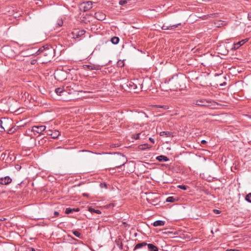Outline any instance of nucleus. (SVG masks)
<instances>
[{
	"label": "nucleus",
	"instance_id": "1",
	"mask_svg": "<svg viewBox=\"0 0 251 251\" xmlns=\"http://www.w3.org/2000/svg\"><path fill=\"white\" fill-rule=\"evenodd\" d=\"M13 121L11 119L2 118L0 120V132L7 131L8 134H13L14 133L17 127H15L13 125Z\"/></svg>",
	"mask_w": 251,
	"mask_h": 251
},
{
	"label": "nucleus",
	"instance_id": "2",
	"mask_svg": "<svg viewBox=\"0 0 251 251\" xmlns=\"http://www.w3.org/2000/svg\"><path fill=\"white\" fill-rule=\"evenodd\" d=\"M181 80L177 76L172 77L166 83L171 90H176L180 89Z\"/></svg>",
	"mask_w": 251,
	"mask_h": 251
},
{
	"label": "nucleus",
	"instance_id": "3",
	"mask_svg": "<svg viewBox=\"0 0 251 251\" xmlns=\"http://www.w3.org/2000/svg\"><path fill=\"white\" fill-rule=\"evenodd\" d=\"M127 159L125 156L119 154V156L116 158V166L115 167L110 168L109 171L114 170L115 168H119L122 166H124L126 162Z\"/></svg>",
	"mask_w": 251,
	"mask_h": 251
},
{
	"label": "nucleus",
	"instance_id": "4",
	"mask_svg": "<svg viewBox=\"0 0 251 251\" xmlns=\"http://www.w3.org/2000/svg\"><path fill=\"white\" fill-rule=\"evenodd\" d=\"M41 55L49 57L50 59L52 55V50L49 48H45L44 47L40 48L38 50Z\"/></svg>",
	"mask_w": 251,
	"mask_h": 251
},
{
	"label": "nucleus",
	"instance_id": "5",
	"mask_svg": "<svg viewBox=\"0 0 251 251\" xmlns=\"http://www.w3.org/2000/svg\"><path fill=\"white\" fill-rule=\"evenodd\" d=\"M126 85L130 90H134L135 93L137 92L138 90L141 89L140 84L138 86V85L132 80L128 81Z\"/></svg>",
	"mask_w": 251,
	"mask_h": 251
},
{
	"label": "nucleus",
	"instance_id": "6",
	"mask_svg": "<svg viewBox=\"0 0 251 251\" xmlns=\"http://www.w3.org/2000/svg\"><path fill=\"white\" fill-rule=\"evenodd\" d=\"M194 104L201 106L210 107L212 105V102L205 99H200L194 102Z\"/></svg>",
	"mask_w": 251,
	"mask_h": 251
},
{
	"label": "nucleus",
	"instance_id": "7",
	"mask_svg": "<svg viewBox=\"0 0 251 251\" xmlns=\"http://www.w3.org/2000/svg\"><path fill=\"white\" fill-rule=\"evenodd\" d=\"M85 31L83 29H75L72 32L73 38L74 39H78L84 35Z\"/></svg>",
	"mask_w": 251,
	"mask_h": 251
},
{
	"label": "nucleus",
	"instance_id": "8",
	"mask_svg": "<svg viewBox=\"0 0 251 251\" xmlns=\"http://www.w3.org/2000/svg\"><path fill=\"white\" fill-rule=\"evenodd\" d=\"M93 7V2L91 1L84 2L81 4V8L83 11H87L90 10Z\"/></svg>",
	"mask_w": 251,
	"mask_h": 251
},
{
	"label": "nucleus",
	"instance_id": "9",
	"mask_svg": "<svg viewBox=\"0 0 251 251\" xmlns=\"http://www.w3.org/2000/svg\"><path fill=\"white\" fill-rule=\"evenodd\" d=\"M46 126H33L32 127V131L34 133L38 134H41L42 132L45 130Z\"/></svg>",
	"mask_w": 251,
	"mask_h": 251
},
{
	"label": "nucleus",
	"instance_id": "10",
	"mask_svg": "<svg viewBox=\"0 0 251 251\" xmlns=\"http://www.w3.org/2000/svg\"><path fill=\"white\" fill-rule=\"evenodd\" d=\"M181 24H177L173 25H167L165 24H163L161 27L163 30H174L177 27Z\"/></svg>",
	"mask_w": 251,
	"mask_h": 251
},
{
	"label": "nucleus",
	"instance_id": "11",
	"mask_svg": "<svg viewBox=\"0 0 251 251\" xmlns=\"http://www.w3.org/2000/svg\"><path fill=\"white\" fill-rule=\"evenodd\" d=\"M12 181V178L9 176L0 178V184L1 185H8Z\"/></svg>",
	"mask_w": 251,
	"mask_h": 251
},
{
	"label": "nucleus",
	"instance_id": "12",
	"mask_svg": "<svg viewBox=\"0 0 251 251\" xmlns=\"http://www.w3.org/2000/svg\"><path fill=\"white\" fill-rule=\"evenodd\" d=\"M100 66L96 64L86 65L83 66L84 68L86 70H94L100 69Z\"/></svg>",
	"mask_w": 251,
	"mask_h": 251
},
{
	"label": "nucleus",
	"instance_id": "13",
	"mask_svg": "<svg viewBox=\"0 0 251 251\" xmlns=\"http://www.w3.org/2000/svg\"><path fill=\"white\" fill-rule=\"evenodd\" d=\"M46 132L48 135H50L53 139L56 138L60 134V132L56 130L54 131L49 130Z\"/></svg>",
	"mask_w": 251,
	"mask_h": 251
},
{
	"label": "nucleus",
	"instance_id": "14",
	"mask_svg": "<svg viewBox=\"0 0 251 251\" xmlns=\"http://www.w3.org/2000/svg\"><path fill=\"white\" fill-rule=\"evenodd\" d=\"M94 17L98 20L102 21L105 19L106 16L102 12H98L95 13Z\"/></svg>",
	"mask_w": 251,
	"mask_h": 251
},
{
	"label": "nucleus",
	"instance_id": "15",
	"mask_svg": "<svg viewBox=\"0 0 251 251\" xmlns=\"http://www.w3.org/2000/svg\"><path fill=\"white\" fill-rule=\"evenodd\" d=\"M249 38H246L244 40H242L235 44H234V48L236 49H238L240 46L244 45L246 42L248 41Z\"/></svg>",
	"mask_w": 251,
	"mask_h": 251
},
{
	"label": "nucleus",
	"instance_id": "16",
	"mask_svg": "<svg viewBox=\"0 0 251 251\" xmlns=\"http://www.w3.org/2000/svg\"><path fill=\"white\" fill-rule=\"evenodd\" d=\"M156 159L160 162H167L169 160V158L167 156L162 155L157 156Z\"/></svg>",
	"mask_w": 251,
	"mask_h": 251
},
{
	"label": "nucleus",
	"instance_id": "17",
	"mask_svg": "<svg viewBox=\"0 0 251 251\" xmlns=\"http://www.w3.org/2000/svg\"><path fill=\"white\" fill-rule=\"evenodd\" d=\"M149 251H158V248L152 244H147Z\"/></svg>",
	"mask_w": 251,
	"mask_h": 251
},
{
	"label": "nucleus",
	"instance_id": "18",
	"mask_svg": "<svg viewBox=\"0 0 251 251\" xmlns=\"http://www.w3.org/2000/svg\"><path fill=\"white\" fill-rule=\"evenodd\" d=\"M147 245V243L146 242H142V243H138L135 245V246L134 248V251H135L139 249H141V248H143V247H145Z\"/></svg>",
	"mask_w": 251,
	"mask_h": 251
},
{
	"label": "nucleus",
	"instance_id": "19",
	"mask_svg": "<svg viewBox=\"0 0 251 251\" xmlns=\"http://www.w3.org/2000/svg\"><path fill=\"white\" fill-rule=\"evenodd\" d=\"M55 92L58 96H62L65 93V91L62 88H57L55 89Z\"/></svg>",
	"mask_w": 251,
	"mask_h": 251
},
{
	"label": "nucleus",
	"instance_id": "20",
	"mask_svg": "<svg viewBox=\"0 0 251 251\" xmlns=\"http://www.w3.org/2000/svg\"><path fill=\"white\" fill-rule=\"evenodd\" d=\"M165 223V221H161V220H157V221H155L153 223V225L154 226H163L164 225Z\"/></svg>",
	"mask_w": 251,
	"mask_h": 251
},
{
	"label": "nucleus",
	"instance_id": "21",
	"mask_svg": "<svg viewBox=\"0 0 251 251\" xmlns=\"http://www.w3.org/2000/svg\"><path fill=\"white\" fill-rule=\"evenodd\" d=\"M160 136H165V137H171L173 136L172 133L169 131H161L160 132Z\"/></svg>",
	"mask_w": 251,
	"mask_h": 251
},
{
	"label": "nucleus",
	"instance_id": "22",
	"mask_svg": "<svg viewBox=\"0 0 251 251\" xmlns=\"http://www.w3.org/2000/svg\"><path fill=\"white\" fill-rule=\"evenodd\" d=\"M88 210L91 213H96L99 214L101 213V211L100 210L95 209L91 207H89Z\"/></svg>",
	"mask_w": 251,
	"mask_h": 251
},
{
	"label": "nucleus",
	"instance_id": "23",
	"mask_svg": "<svg viewBox=\"0 0 251 251\" xmlns=\"http://www.w3.org/2000/svg\"><path fill=\"white\" fill-rule=\"evenodd\" d=\"M111 41L114 45L117 44L119 42V38L117 37H113L111 38Z\"/></svg>",
	"mask_w": 251,
	"mask_h": 251
},
{
	"label": "nucleus",
	"instance_id": "24",
	"mask_svg": "<svg viewBox=\"0 0 251 251\" xmlns=\"http://www.w3.org/2000/svg\"><path fill=\"white\" fill-rule=\"evenodd\" d=\"M78 209H76V210L75 209H72V208H67L66 209V210H65V213L66 214H70L73 211H78Z\"/></svg>",
	"mask_w": 251,
	"mask_h": 251
},
{
	"label": "nucleus",
	"instance_id": "25",
	"mask_svg": "<svg viewBox=\"0 0 251 251\" xmlns=\"http://www.w3.org/2000/svg\"><path fill=\"white\" fill-rule=\"evenodd\" d=\"M215 25L217 27H220L221 26H223L225 25V22L224 21H218L215 23Z\"/></svg>",
	"mask_w": 251,
	"mask_h": 251
},
{
	"label": "nucleus",
	"instance_id": "26",
	"mask_svg": "<svg viewBox=\"0 0 251 251\" xmlns=\"http://www.w3.org/2000/svg\"><path fill=\"white\" fill-rule=\"evenodd\" d=\"M176 199L174 197H169L166 199V201L168 202H173L175 201Z\"/></svg>",
	"mask_w": 251,
	"mask_h": 251
},
{
	"label": "nucleus",
	"instance_id": "27",
	"mask_svg": "<svg viewBox=\"0 0 251 251\" xmlns=\"http://www.w3.org/2000/svg\"><path fill=\"white\" fill-rule=\"evenodd\" d=\"M246 201L251 203V193L247 195L245 198Z\"/></svg>",
	"mask_w": 251,
	"mask_h": 251
},
{
	"label": "nucleus",
	"instance_id": "28",
	"mask_svg": "<svg viewBox=\"0 0 251 251\" xmlns=\"http://www.w3.org/2000/svg\"><path fill=\"white\" fill-rule=\"evenodd\" d=\"M56 24H57L58 27H60L62 26L63 24V22L62 19H58L57 21Z\"/></svg>",
	"mask_w": 251,
	"mask_h": 251
},
{
	"label": "nucleus",
	"instance_id": "29",
	"mask_svg": "<svg viewBox=\"0 0 251 251\" xmlns=\"http://www.w3.org/2000/svg\"><path fill=\"white\" fill-rule=\"evenodd\" d=\"M73 234L77 237H80L81 235L80 233L76 230L74 231Z\"/></svg>",
	"mask_w": 251,
	"mask_h": 251
},
{
	"label": "nucleus",
	"instance_id": "30",
	"mask_svg": "<svg viewBox=\"0 0 251 251\" xmlns=\"http://www.w3.org/2000/svg\"><path fill=\"white\" fill-rule=\"evenodd\" d=\"M178 187L180 189L185 190L188 188V186L184 185H179L178 186Z\"/></svg>",
	"mask_w": 251,
	"mask_h": 251
},
{
	"label": "nucleus",
	"instance_id": "31",
	"mask_svg": "<svg viewBox=\"0 0 251 251\" xmlns=\"http://www.w3.org/2000/svg\"><path fill=\"white\" fill-rule=\"evenodd\" d=\"M127 3V1L126 0H121L119 1V4L121 5H124L126 3Z\"/></svg>",
	"mask_w": 251,
	"mask_h": 251
},
{
	"label": "nucleus",
	"instance_id": "32",
	"mask_svg": "<svg viewBox=\"0 0 251 251\" xmlns=\"http://www.w3.org/2000/svg\"><path fill=\"white\" fill-rule=\"evenodd\" d=\"M140 134H141V133H138V134H136L134 135V138L135 140H137V139H139Z\"/></svg>",
	"mask_w": 251,
	"mask_h": 251
},
{
	"label": "nucleus",
	"instance_id": "33",
	"mask_svg": "<svg viewBox=\"0 0 251 251\" xmlns=\"http://www.w3.org/2000/svg\"><path fill=\"white\" fill-rule=\"evenodd\" d=\"M100 186L101 188L105 187L106 188V184L105 183H100Z\"/></svg>",
	"mask_w": 251,
	"mask_h": 251
},
{
	"label": "nucleus",
	"instance_id": "34",
	"mask_svg": "<svg viewBox=\"0 0 251 251\" xmlns=\"http://www.w3.org/2000/svg\"><path fill=\"white\" fill-rule=\"evenodd\" d=\"M213 211L216 214H220L221 213V211L217 209H214Z\"/></svg>",
	"mask_w": 251,
	"mask_h": 251
},
{
	"label": "nucleus",
	"instance_id": "35",
	"mask_svg": "<svg viewBox=\"0 0 251 251\" xmlns=\"http://www.w3.org/2000/svg\"><path fill=\"white\" fill-rule=\"evenodd\" d=\"M248 18L249 20L251 21V12L248 14Z\"/></svg>",
	"mask_w": 251,
	"mask_h": 251
},
{
	"label": "nucleus",
	"instance_id": "36",
	"mask_svg": "<svg viewBox=\"0 0 251 251\" xmlns=\"http://www.w3.org/2000/svg\"><path fill=\"white\" fill-rule=\"evenodd\" d=\"M59 215V212L57 211H54V215L55 216H57Z\"/></svg>",
	"mask_w": 251,
	"mask_h": 251
},
{
	"label": "nucleus",
	"instance_id": "37",
	"mask_svg": "<svg viewBox=\"0 0 251 251\" xmlns=\"http://www.w3.org/2000/svg\"><path fill=\"white\" fill-rule=\"evenodd\" d=\"M149 140L152 143H154V140L153 139H152V138H149Z\"/></svg>",
	"mask_w": 251,
	"mask_h": 251
},
{
	"label": "nucleus",
	"instance_id": "38",
	"mask_svg": "<svg viewBox=\"0 0 251 251\" xmlns=\"http://www.w3.org/2000/svg\"><path fill=\"white\" fill-rule=\"evenodd\" d=\"M162 107L165 109H168V106H167V105H164L162 106Z\"/></svg>",
	"mask_w": 251,
	"mask_h": 251
},
{
	"label": "nucleus",
	"instance_id": "39",
	"mask_svg": "<svg viewBox=\"0 0 251 251\" xmlns=\"http://www.w3.org/2000/svg\"><path fill=\"white\" fill-rule=\"evenodd\" d=\"M226 251H239L238 250H227Z\"/></svg>",
	"mask_w": 251,
	"mask_h": 251
},
{
	"label": "nucleus",
	"instance_id": "40",
	"mask_svg": "<svg viewBox=\"0 0 251 251\" xmlns=\"http://www.w3.org/2000/svg\"><path fill=\"white\" fill-rule=\"evenodd\" d=\"M206 141L205 140H202V141H201V144H204L206 143Z\"/></svg>",
	"mask_w": 251,
	"mask_h": 251
},
{
	"label": "nucleus",
	"instance_id": "41",
	"mask_svg": "<svg viewBox=\"0 0 251 251\" xmlns=\"http://www.w3.org/2000/svg\"><path fill=\"white\" fill-rule=\"evenodd\" d=\"M83 196L87 197L88 195L87 194H83Z\"/></svg>",
	"mask_w": 251,
	"mask_h": 251
},
{
	"label": "nucleus",
	"instance_id": "42",
	"mask_svg": "<svg viewBox=\"0 0 251 251\" xmlns=\"http://www.w3.org/2000/svg\"><path fill=\"white\" fill-rule=\"evenodd\" d=\"M32 251H35V250H34L33 249H32Z\"/></svg>",
	"mask_w": 251,
	"mask_h": 251
}]
</instances>
